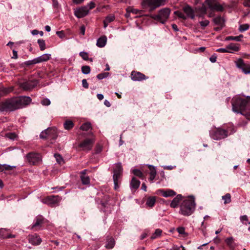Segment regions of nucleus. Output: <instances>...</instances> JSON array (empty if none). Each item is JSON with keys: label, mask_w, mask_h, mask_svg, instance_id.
Masks as SVG:
<instances>
[{"label": "nucleus", "mask_w": 250, "mask_h": 250, "mask_svg": "<svg viewBox=\"0 0 250 250\" xmlns=\"http://www.w3.org/2000/svg\"><path fill=\"white\" fill-rule=\"evenodd\" d=\"M250 28V25L248 23L241 24L239 26V30L241 32H243L247 30H248Z\"/></svg>", "instance_id": "40"}, {"label": "nucleus", "mask_w": 250, "mask_h": 250, "mask_svg": "<svg viewBox=\"0 0 250 250\" xmlns=\"http://www.w3.org/2000/svg\"><path fill=\"white\" fill-rule=\"evenodd\" d=\"M132 172L135 176H138L139 178H142L143 177V173L139 169H134L133 170Z\"/></svg>", "instance_id": "46"}, {"label": "nucleus", "mask_w": 250, "mask_h": 250, "mask_svg": "<svg viewBox=\"0 0 250 250\" xmlns=\"http://www.w3.org/2000/svg\"><path fill=\"white\" fill-rule=\"evenodd\" d=\"M240 219L243 224L247 225L246 223H244V221H248V218L247 215H245L241 216L240 217Z\"/></svg>", "instance_id": "56"}, {"label": "nucleus", "mask_w": 250, "mask_h": 250, "mask_svg": "<svg viewBox=\"0 0 250 250\" xmlns=\"http://www.w3.org/2000/svg\"><path fill=\"white\" fill-rule=\"evenodd\" d=\"M216 56L215 55H213L210 57L209 60L211 62H215L216 61Z\"/></svg>", "instance_id": "62"}, {"label": "nucleus", "mask_w": 250, "mask_h": 250, "mask_svg": "<svg viewBox=\"0 0 250 250\" xmlns=\"http://www.w3.org/2000/svg\"><path fill=\"white\" fill-rule=\"evenodd\" d=\"M42 242L41 238L37 234L29 236V242L33 245H39Z\"/></svg>", "instance_id": "20"}, {"label": "nucleus", "mask_w": 250, "mask_h": 250, "mask_svg": "<svg viewBox=\"0 0 250 250\" xmlns=\"http://www.w3.org/2000/svg\"><path fill=\"white\" fill-rule=\"evenodd\" d=\"M92 125L90 122H86L83 124L79 128V129H80L82 131H85V132L83 133H79V135H81L82 136H86V134L88 132H92Z\"/></svg>", "instance_id": "16"}, {"label": "nucleus", "mask_w": 250, "mask_h": 250, "mask_svg": "<svg viewBox=\"0 0 250 250\" xmlns=\"http://www.w3.org/2000/svg\"><path fill=\"white\" fill-rule=\"evenodd\" d=\"M158 192L165 197H172L176 195V192L174 190L170 189L166 190L160 189L158 190Z\"/></svg>", "instance_id": "18"}, {"label": "nucleus", "mask_w": 250, "mask_h": 250, "mask_svg": "<svg viewBox=\"0 0 250 250\" xmlns=\"http://www.w3.org/2000/svg\"><path fill=\"white\" fill-rule=\"evenodd\" d=\"M213 21L215 24L220 26V27L215 28L216 31L221 29L224 26V20L221 16H218L214 18Z\"/></svg>", "instance_id": "21"}, {"label": "nucleus", "mask_w": 250, "mask_h": 250, "mask_svg": "<svg viewBox=\"0 0 250 250\" xmlns=\"http://www.w3.org/2000/svg\"><path fill=\"white\" fill-rule=\"evenodd\" d=\"M43 218L42 216H38L36 217L34 220L33 224L31 227L32 229H35L36 230H37L36 228H40L43 223Z\"/></svg>", "instance_id": "19"}, {"label": "nucleus", "mask_w": 250, "mask_h": 250, "mask_svg": "<svg viewBox=\"0 0 250 250\" xmlns=\"http://www.w3.org/2000/svg\"><path fill=\"white\" fill-rule=\"evenodd\" d=\"M114 245L115 241L112 237H110L107 239L106 244L105 246L106 248L109 249H112L114 247Z\"/></svg>", "instance_id": "30"}, {"label": "nucleus", "mask_w": 250, "mask_h": 250, "mask_svg": "<svg viewBox=\"0 0 250 250\" xmlns=\"http://www.w3.org/2000/svg\"><path fill=\"white\" fill-rule=\"evenodd\" d=\"M165 3V0H143L142 5L144 8L148 7L149 11L152 12L161 6L164 5Z\"/></svg>", "instance_id": "7"}, {"label": "nucleus", "mask_w": 250, "mask_h": 250, "mask_svg": "<svg viewBox=\"0 0 250 250\" xmlns=\"http://www.w3.org/2000/svg\"><path fill=\"white\" fill-rule=\"evenodd\" d=\"M207 5L205 2L201 6H198L195 8V11L197 12L198 16L200 17H204L207 14V8L206 6Z\"/></svg>", "instance_id": "17"}, {"label": "nucleus", "mask_w": 250, "mask_h": 250, "mask_svg": "<svg viewBox=\"0 0 250 250\" xmlns=\"http://www.w3.org/2000/svg\"><path fill=\"white\" fill-rule=\"evenodd\" d=\"M56 34L61 39L64 38L65 36V33L63 31H57Z\"/></svg>", "instance_id": "58"}, {"label": "nucleus", "mask_w": 250, "mask_h": 250, "mask_svg": "<svg viewBox=\"0 0 250 250\" xmlns=\"http://www.w3.org/2000/svg\"><path fill=\"white\" fill-rule=\"evenodd\" d=\"M140 184V182L137 180L136 178L133 177L130 182V188L133 189H137Z\"/></svg>", "instance_id": "29"}, {"label": "nucleus", "mask_w": 250, "mask_h": 250, "mask_svg": "<svg viewBox=\"0 0 250 250\" xmlns=\"http://www.w3.org/2000/svg\"><path fill=\"white\" fill-rule=\"evenodd\" d=\"M156 175V172L155 170H151L150 172L149 180L151 181H153L155 178Z\"/></svg>", "instance_id": "53"}, {"label": "nucleus", "mask_w": 250, "mask_h": 250, "mask_svg": "<svg viewBox=\"0 0 250 250\" xmlns=\"http://www.w3.org/2000/svg\"><path fill=\"white\" fill-rule=\"evenodd\" d=\"M85 138L79 143V150L88 151L90 150L95 142V138L92 132H88Z\"/></svg>", "instance_id": "5"}, {"label": "nucleus", "mask_w": 250, "mask_h": 250, "mask_svg": "<svg viewBox=\"0 0 250 250\" xmlns=\"http://www.w3.org/2000/svg\"><path fill=\"white\" fill-rule=\"evenodd\" d=\"M38 82L36 80H29L20 83V86L25 90L33 89L37 85Z\"/></svg>", "instance_id": "11"}, {"label": "nucleus", "mask_w": 250, "mask_h": 250, "mask_svg": "<svg viewBox=\"0 0 250 250\" xmlns=\"http://www.w3.org/2000/svg\"><path fill=\"white\" fill-rule=\"evenodd\" d=\"M224 200V203L227 204L231 202V195L229 193H227L222 197Z\"/></svg>", "instance_id": "38"}, {"label": "nucleus", "mask_w": 250, "mask_h": 250, "mask_svg": "<svg viewBox=\"0 0 250 250\" xmlns=\"http://www.w3.org/2000/svg\"><path fill=\"white\" fill-rule=\"evenodd\" d=\"M79 55L81 56L82 58L85 61H87L89 60L88 55L86 52H81L79 53Z\"/></svg>", "instance_id": "50"}, {"label": "nucleus", "mask_w": 250, "mask_h": 250, "mask_svg": "<svg viewBox=\"0 0 250 250\" xmlns=\"http://www.w3.org/2000/svg\"><path fill=\"white\" fill-rule=\"evenodd\" d=\"M38 43L39 45L40 49L42 51H43L45 49V43L43 39H39L38 40Z\"/></svg>", "instance_id": "41"}, {"label": "nucleus", "mask_w": 250, "mask_h": 250, "mask_svg": "<svg viewBox=\"0 0 250 250\" xmlns=\"http://www.w3.org/2000/svg\"><path fill=\"white\" fill-rule=\"evenodd\" d=\"M127 11L128 12H131L134 14H141L142 13V10H138L136 9H132L131 8H127Z\"/></svg>", "instance_id": "44"}, {"label": "nucleus", "mask_w": 250, "mask_h": 250, "mask_svg": "<svg viewBox=\"0 0 250 250\" xmlns=\"http://www.w3.org/2000/svg\"><path fill=\"white\" fill-rule=\"evenodd\" d=\"M235 132V130L233 126L232 125H229L227 129L220 127L212 129L209 132V135L213 139L218 140L224 139L228 137L229 134H231Z\"/></svg>", "instance_id": "3"}, {"label": "nucleus", "mask_w": 250, "mask_h": 250, "mask_svg": "<svg viewBox=\"0 0 250 250\" xmlns=\"http://www.w3.org/2000/svg\"><path fill=\"white\" fill-rule=\"evenodd\" d=\"M82 72L84 74H88L90 72V67L88 65L82 67Z\"/></svg>", "instance_id": "45"}, {"label": "nucleus", "mask_w": 250, "mask_h": 250, "mask_svg": "<svg viewBox=\"0 0 250 250\" xmlns=\"http://www.w3.org/2000/svg\"><path fill=\"white\" fill-rule=\"evenodd\" d=\"M162 230L159 229H156L154 233H153L151 236L152 240L156 239L159 237L162 234Z\"/></svg>", "instance_id": "37"}, {"label": "nucleus", "mask_w": 250, "mask_h": 250, "mask_svg": "<svg viewBox=\"0 0 250 250\" xmlns=\"http://www.w3.org/2000/svg\"><path fill=\"white\" fill-rule=\"evenodd\" d=\"M106 42V37L105 36H103L97 40L96 45L99 47H103L105 45Z\"/></svg>", "instance_id": "24"}, {"label": "nucleus", "mask_w": 250, "mask_h": 250, "mask_svg": "<svg viewBox=\"0 0 250 250\" xmlns=\"http://www.w3.org/2000/svg\"><path fill=\"white\" fill-rule=\"evenodd\" d=\"M171 10L168 8L160 9L157 14L151 15L150 17L157 22L164 24L168 20Z\"/></svg>", "instance_id": "6"}, {"label": "nucleus", "mask_w": 250, "mask_h": 250, "mask_svg": "<svg viewBox=\"0 0 250 250\" xmlns=\"http://www.w3.org/2000/svg\"><path fill=\"white\" fill-rule=\"evenodd\" d=\"M156 203V197L155 196L149 197L147 199L146 205L149 207L154 206Z\"/></svg>", "instance_id": "31"}, {"label": "nucleus", "mask_w": 250, "mask_h": 250, "mask_svg": "<svg viewBox=\"0 0 250 250\" xmlns=\"http://www.w3.org/2000/svg\"><path fill=\"white\" fill-rule=\"evenodd\" d=\"M31 102L29 97L21 96L8 99L0 103V111H13L22 108Z\"/></svg>", "instance_id": "1"}, {"label": "nucleus", "mask_w": 250, "mask_h": 250, "mask_svg": "<svg viewBox=\"0 0 250 250\" xmlns=\"http://www.w3.org/2000/svg\"><path fill=\"white\" fill-rule=\"evenodd\" d=\"M38 63L36 58L30 61H27L24 62V64L27 66L35 64Z\"/></svg>", "instance_id": "49"}, {"label": "nucleus", "mask_w": 250, "mask_h": 250, "mask_svg": "<svg viewBox=\"0 0 250 250\" xmlns=\"http://www.w3.org/2000/svg\"><path fill=\"white\" fill-rule=\"evenodd\" d=\"M205 3L211 11L222 12L224 10V7L217 2V0H206Z\"/></svg>", "instance_id": "10"}, {"label": "nucleus", "mask_w": 250, "mask_h": 250, "mask_svg": "<svg viewBox=\"0 0 250 250\" xmlns=\"http://www.w3.org/2000/svg\"><path fill=\"white\" fill-rule=\"evenodd\" d=\"M195 203L193 198L185 199L180 206V212L183 215L189 216L194 211Z\"/></svg>", "instance_id": "4"}, {"label": "nucleus", "mask_w": 250, "mask_h": 250, "mask_svg": "<svg viewBox=\"0 0 250 250\" xmlns=\"http://www.w3.org/2000/svg\"><path fill=\"white\" fill-rule=\"evenodd\" d=\"M183 11L186 14L185 16H187V18L194 19L195 11L188 4L186 5L183 7Z\"/></svg>", "instance_id": "14"}, {"label": "nucleus", "mask_w": 250, "mask_h": 250, "mask_svg": "<svg viewBox=\"0 0 250 250\" xmlns=\"http://www.w3.org/2000/svg\"><path fill=\"white\" fill-rule=\"evenodd\" d=\"M82 85L85 88H88V83H87L86 79H83L82 80Z\"/></svg>", "instance_id": "59"}, {"label": "nucleus", "mask_w": 250, "mask_h": 250, "mask_svg": "<svg viewBox=\"0 0 250 250\" xmlns=\"http://www.w3.org/2000/svg\"><path fill=\"white\" fill-rule=\"evenodd\" d=\"M50 103H51L50 101L47 98L43 99L41 102V104L43 105H46V106L49 105L50 104Z\"/></svg>", "instance_id": "54"}, {"label": "nucleus", "mask_w": 250, "mask_h": 250, "mask_svg": "<svg viewBox=\"0 0 250 250\" xmlns=\"http://www.w3.org/2000/svg\"><path fill=\"white\" fill-rule=\"evenodd\" d=\"M225 242L230 249L232 250L234 249L235 246L234 245V240L232 237H230L227 238L225 239Z\"/></svg>", "instance_id": "33"}, {"label": "nucleus", "mask_w": 250, "mask_h": 250, "mask_svg": "<svg viewBox=\"0 0 250 250\" xmlns=\"http://www.w3.org/2000/svg\"><path fill=\"white\" fill-rule=\"evenodd\" d=\"M108 75V73H102L97 75V78L99 80H102L104 78H106Z\"/></svg>", "instance_id": "52"}, {"label": "nucleus", "mask_w": 250, "mask_h": 250, "mask_svg": "<svg viewBox=\"0 0 250 250\" xmlns=\"http://www.w3.org/2000/svg\"><path fill=\"white\" fill-rule=\"evenodd\" d=\"M54 157L56 158V161L58 164H59L60 165L63 164V159L60 154H55Z\"/></svg>", "instance_id": "42"}, {"label": "nucleus", "mask_w": 250, "mask_h": 250, "mask_svg": "<svg viewBox=\"0 0 250 250\" xmlns=\"http://www.w3.org/2000/svg\"><path fill=\"white\" fill-rule=\"evenodd\" d=\"M182 199V196L181 194L177 195L171 201L170 206L172 208H175L178 207L180 201Z\"/></svg>", "instance_id": "23"}, {"label": "nucleus", "mask_w": 250, "mask_h": 250, "mask_svg": "<svg viewBox=\"0 0 250 250\" xmlns=\"http://www.w3.org/2000/svg\"><path fill=\"white\" fill-rule=\"evenodd\" d=\"M41 138L46 139L51 141V143H53L52 140H55L58 137L57 129L55 128H48L42 131L40 135Z\"/></svg>", "instance_id": "8"}, {"label": "nucleus", "mask_w": 250, "mask_h": 250, "mask_svg": "<svg viewBox=\"0 0 250 250\" xmlns=\"http://www.w3.org/2000/svg\"><path fill=\"white\" fill-rule=\"evenodd\" d=\"M177 230L179 234H183L185 233V228L183 227L178 228Z\"/></svg>", "instance_id": "60"}, {"label": "nucleus", "mask_w": 250, "mask_h": 250, "mask_svg": "<svg viewBox=\"0 0 250 250\" xmlns=\"http://www.w3.org/2000/svg\"><path fill=\"white\" fill-rule=\"evenodd\" d=\"M232 110L237 113H240L247 119L250 117V97L247 99L236 97L231 101Z\"/></svg>", "instance_id": "2"}, {"label": "nucleus", "mask_w": 250, "mask_h": 250, "mask_svg": "<svg viewBox=\"0 0 250 250\" xmlns=\"http://www.w3.org/2000/svg\"><path fill=\"white\" fill-rule=\"evenodd\" d=\"M74 126V123L70 120H66L63 123V127L66 130H70L72 129Z\"/></svg>", "instance_id": "32"}, {"label": "nucleus", "mask_w": 250, "mask_h": 250, "mask_svg": "<svg viewBox=\"0 0 250 250\" xmlns=\"http://www.w3.org/2000/svg\"><path fill=\"white\" fill-rule=\"evenodd\" d=\"M216 51H217L218 52H220V53H225V52L231 53L232 52L231 51L228 50L227 49V48H220L217 49L216 50Z\"/></svg>", "instance_id": "57"}, {"label": "nucleus", "mask_w": 250, "mask_h": 250, "mask_svg": "<svg viewBox=\"0 0 250 250\" xmlns=\"http://www.w3.org/2000/svg\"><path fill=\"white\" fill-rule=\"evenodd\" d=\"M244 5L245 6L250 7V0H245L244 2Z\"/></svg>", "instance_id": "64"}, {"label": "nucleus", "mask_w": 250, "mask_h": 250, "mask_svg": "<svg viewBox=\"0 0 250 250\" xmlns=\"http://www.w3.org/2000/svg\"><path fill=\"white\" fill-rule=\"evenodd\" d=\"M16 167L14 166H10L6 164H0V172H5V171H10L15 168Z\"/></svg>", "instance_id": "28"}, {"label": "nucleus", "mask_w": 250, "mask_h": 250, "mask_svg": "<svg viewBox=\"0 0 250 250\" xmlns=\"http://www.w3.org/2000/svg\"><path fill=\"white\" fill-rule=\"evenodd\" d=\"M113 173L118 174L122 175L123 167L121 163L116 164L113 167Z\"/></svg>", "instance_id": "26"}, {"label": "nucleus", "mask_w": 250, "mask_h": 250, "mask_svg": "<svg viewBox=\"0 0 250 250\" xmlns=\"http://www.w3.org/2000/svg\"><path fill=\"white\" fill-rule=\"evenodd\" d=\"M85 26L84 25H82L80 27V32L83 35H84V33H85Z\"/></svg>", "instance_id": "63"}, {"label": "nucleus", "mask_w": 250, "mask_h": 250, "mask_svg": "<svg viewBox=\"0 0 250 250\" xmlns=\"http://www.w3.org/2000/svg\"><path fill=\"white\" fill-rule=\"evenodd\" d=\"M227 49L228 50H231L233 51H238L239 50L240 48L239 46L236 44L230 43L227 46Z\"/></svg>", "instance_id": "36"}, {"label": "nucleus", "mask_w": 250, "mask_h": 250, "mask_svg": "<svg viewBox=\"0 0 250 250\" xmlns=\"http://www.w3.org/2000/svg\"><path fill=\"white\" fill-rule=\"evenodd\" d=\"M5 137L10 140H14L17 138V135L15 133L9 132L5 134Z\"/></svg>", "instance_id": "47"}, {"label": "nucleus", "mask_w": 250, "mask_h": 250, "mask_svg": "<svg viewBox=\"0 0 250 250\" xmlns=\"http://www.w3.org/2000/svg\"><path fill=\"white\" fill-rule=\"evenodd\" d=\"M51 57V54H44L42 56L36 58V60L38 63H41L43 62H46L50 59Z\"/></svg>", "instance_id": "25"}, {"label": "nucleus", "mask_w": 250, "mask_h": 250, "mask_svg": "<svg viewBox=\"0 0 250 250\" xmlns=\"http://www.w3.org/2000/svg\"><path fill=\"white\" fill-rule=\"evenodd\" d=\"M115 17L114 15H109L107 17H106L104 21H105L108 23H110L111 22L114 21Z\"/></svg>", "instance_id": "48"}, {"label": "nucleus", "mask_w": 250, "mask_h": 250, "mask_svg": "<svg viewBox=\"0 0 250 250\" xmlns=\"http://www.w3.org/2000/svg\"><path fill=\"white\" fill-rule=\"evenodd\" d=\"M61 200V198L59 196H49L45 198L43 202L45 204L49 205L51 206H53L57 204Z\"/></svg>", "instance_id": "13"}, {"label": "nucleus", "mask_w": 250, "mask_h": 250, "mask_svg": "<svg viewBox=\"0 0 250 250\" xmlns=\"http://www.w3.org/2000/svg\"><path fill=\"white\" fill-rule=\"evenodd\" d=\"M131 78L134 81H141L148 78L143 73L135 71L131 72Z\"/></svg>", "instance_id": "15"}, {"label": "nucleus", "mask_w": 250, "mask_h": 250, "mask_svg": "<svg viewBox=\"0 0 250 250\" xmlns=\"http://www.w3.org/2000/svg\"><path fill=\"white\" fill-rule=\"evenodd\" d=\"M27 161L30 165H38L42 163V157L40 153L32 152L27 154Z\"/></svg>", "instance_id": "9"}, {"label": "nucleus", "mask_w": 250, "mask_h": 250, "mask_svg": "<svg viewBox=\"0 0 250 250\" xmlns=\"http://www.w3.org/2000/svg\"><path fill=\"white\" fill-rule=\"evenodd\" d=\"M174 14L179 18L182 19L184 20L187 19V16H186L181 11H176L174 12Z\"/></svg>", "instance_id": "43"}, {"label": "nucleus", "mask_w": 250, "mask_h": 250, "mask_svg": "<svg viewBox=\"0 0 250 250\" xmlns=\"http://www.w3.org/2000/svg\"><path fill=\"white\" fill-rule=\"evenodd\" d=\"M209 21L207 20H206L205 21H201L199 22V23H200L201 26L203 29H204L206 27H207L209 24Z\"/></svg>", "instance_id": "51"}, {"label": "nucleus", "mask_w": 250, "mask_h": 250, "mask_svg": "<svg viewBox=\"0 0 250 250\" xmlns=\"http://www.w3.org/2000/svg\"><path fill=\"white\" fill-rule=\"evenodd\" d=\"M102 150V146L100 144H97L95 147V153L96 154L100 153Z\"/></svg>", "instance_id": "55"}, {"label": "nucleus", "mask_w": 250, "mask_h": 250, "mask_svg": "<svg viewBox=\"0 0 250 250\" xmlns=\"http://www.w3.org/2000/svg\"><path fill=\"white\" fill-rule=\"evenodd\" d=\"M12 91V88H0V97L3 96Z\"/></svg>", "instance_id": "34"}, {"label": "nucleus", "mask_w": 250, "mask_h": 250, "mask_svg": "<svg viewBox=\"0 0 250 250\" xmlns=\"http://www.w3.org/2000/svg\"><path fill=\"white\" fill-rule=\"evenodd\" d=\"M95 3L91 1L86 6L88 7L89 10L90 9H93L95 7Z\"/></svg>", "instance_id": "61"}, {"label": "nucleus", "mask_w": 250, "mask_h": 250, "mask_svg": "<svg viewBox=\"0 0 250 250\" xmlns=\"http://www.w3.org/2000/svg\"><path fill=\"white\" fill-rule=\"evenodd\" d=\"M236 66L242 69V71L246 74L250 73V65L244 63L243 60L239 59L236 62Z\"/></svg>", "instance_id": "12"}, {"label": "nucleus", "mask_w": 250, "mask_h": 250, "mask_svg": "<svg viewBox=\"0 0 250 250\" xmlns=\"http://www.w3.org/2000/svg\"><path fill=\"white\" fill-rule=\"evenodd\" d=\"M243 37V35H240L238 36H229L227 37L226 40H234L236 41H240L241 38Z\"/></svg>", "instance_id": "39"}, {"label": "nucleus", "mask_w": 250, "mask_h": 250, "mask_svg": "<svg viewBox=\"0 0 250 250\" xmlns=\"http://www.w3.org/2000/svg\"><path fill=\"white\" fill-rule=\"evenodd\" d=\"M81 179L83 185H89L90 184V178L87 175H81Z\"/></svg>", "instance_id": "35"}, {"label": "nucleus", "mask_w": 250, "mask_h": 250, "mask_svg": "<svg viewBox=\"0 0 250 250\" xmlns=\"http://www.w3.org/2000/svg\"><path fill=\"white\" fill-rule=\"evenodd\" d=\"M89 12L87 6H83L79 8V18L85 16Z\"/></svg>", "instance_id": "27"}, {"label": "nucleus", "mask_w": 250, "mask_h": 250, "mask_svg": "<svg viewBox=\"0 0 250 250\" xmlns=\"http://www.w3.org/2000/svg\"><path fill=\"white\" fill-rule=\"evenodd\" d=\"M122 176V175L113 173V179L114 181V189L115 190H117L119 188V183L120 182Z\"/></svg>", "instance_id": "22"}]
</instances>
